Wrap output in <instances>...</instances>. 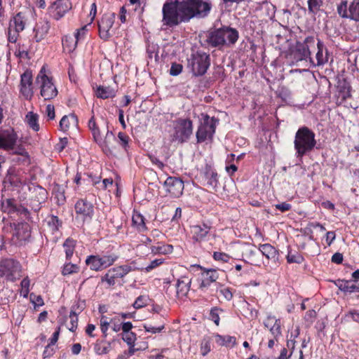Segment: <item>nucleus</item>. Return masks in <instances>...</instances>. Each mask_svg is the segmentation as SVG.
I'll return each mask as SVG.
<instances>
[{
    "label": "nucleus",
    "mask_w": 359,
    "mask_h": 359,
    "mask_svg": "<svg viewBox=\"0 0 359 359\" xmlns=\"http://www.w3.org/2000/svg\"><path fill=\"white\" fill-rule=\"evenodd\" d=\"M149 297L147 295H140L135 301L133 306L135 309H140L146 306L148 304Z\"/></svg>",
    "instance_id": "obj_42"
},
{
    "label": "nucleus",
    "mask_w": 359,
    "mask_h": 359,
    "mask_svg": "<svg viewBox=\"0 0 359 359\" xmlns=\"http://www.w3.org/2000/svg\"><path fill=\"white\" fill-rule=\"evenodd\" d=\"M31 298L32 300V302L36 306H40L43 305V300L41 296H36L31 294Z\"/></svg>",
    "instance_id": "obj_62"
},
{
    "label": "nucleus",
    "mask_w": 359,
    "mask_h": 359,
    "mask_svg": "<svg viewBox=\"0 0 359 359\" xmlns=\"http://www.w3.org/2000/svg\"><path fill=\"white\" fill-rule=\"evenodd\" d=\"M0 277L10 282L19 279L21 277V266L19 262L12 259L1 261Z\"/></svg>",
    "instance_id": "obj_6"
},
{
    "label": "nucleus",
    "mask_w": 359,
    "mask_h": 359,
    "mask_svg": "<svg viewBox=\"0 0 359 359\" xmlns=\"http://www.w3.org/2000/svg\"><path fill=\"white\" fill-rule=\"evenodd\" d=\"M25 119L32 129L34 131L39 130V125L38 123L39 116L36 114L29 111L27 114Z\"/></svg>",
    "instance_id": "obj_36"
},
{
    "label": "nucleus",
    "mask_w": 359,
    "mask_h": 359,
    "mask_svg": "<svg viewBox=\"0 0 359 359\" xmlns=\"http://www.w3.org/2000/svg\"><path fill=\"white\" fill-rule=\"evenodd\" d=\"M36 83L39 86L40 94L45 100H50L57 95V90L52 79L46 74L45 67H43L36 76Z\"/></svg>",
    "instance_id": "obj_4"
},
{
    "label": "nucleus",
    "mask_w": 359,
    "mask_h": 359,
    "mask_svg": "<svg viewBox=\"0 0 359 359\" xmlns=\"http://www.w3.org/2000/svg\"><path fill=\"white\" fill-rule=\"evenodd\" d=\"M218 278V273L216 270L209 269L201 273L198 288L205 291L211 283L215 282Z\"/></svg>",
    "instance_id": "obj_17"
},
{
    "label": "nucleus",
    "mask_w": 359,
    "mask_h": 359,
    "mask_svg": "<svg viewBox=\"0 0 359 359\" xmlns=\"http://www.w3.org/2000/svg\"><path fill=\"white\" fill-rule=\"evenodd\" d=\"M215 341L219 346H224L226 347H233L236 345V339L234 337L229 335H214Z\"/></svg>",
    "instance_id": "obj_30"
},
{
    "label": "nucleus",
    "mask_w": 359,
    "mask_h": 359,
    "mask_svg": "<svg viewBox=\"0 0 359 359\" xmlns=\"http://www.w3.org/2000/svg\"><path fill=\"white\" fill-rule=\"evenodd\" d=\"M210 230V226L203 224L191 226V233L195 241H201L205 239Z\"/></svg>",
    "instance_id": "obj_23"
},
{
    "label": "nucleus",
    "mask_w": 359,
    "mask_h": 359,
    "mask_svg": "<svg viewBox=\"0 0 359 359\" xmlns=\"http://www.w3.org/2000/svg\"><path fill=\"white\" fill-rule=\"evenodd\" d=\"M287 262L290 264L292 263H297V264H301L304 261L303 256L297 251H292L290 250L288 252V254L286 257Z\"/></svg>",
    "instance_id": "obj_38"
},
{
    "label": "nucleus",
    "mask_w": 359,
    "mask_h": 359,
    "mask_svg": "<svg viewBox=\"0 0 359 359\" xmlns=\"http://www.w3.org/2000/svg\"><path fill=\"white\" fill-rule=\"evenodd\" d=\"M78 270V266L75 264H67L66 265H65L63 269H62V274L66 276V275H69V274H72L73 273H76Z\"/></svg>",
    "instance_id": "obj_51"
},
{
    "label": "nucleus",
    "mask_w": 359,
    "mask_h": 359,
    "mask_svg": "<svg viewBox=\"0 0 359 359\" xmlns=\"http://www.w3.org/2000/svg\"><path fill=\"white\" fill-rule=\"evenodd\" d=\"M0 149L12 154L25 156L27 151L18 144V136L13 129L6 130L0 134Z\"/></svg>",
    "instance_id": "obj_3"
},
{
    "label": "nucleus",
    "mask_w": 359,
    "mask_h": 359,
    "mask_svg": "<svg viewBox=\"0 0 359 359\" xmlns=\"http://www.w3.org/2000/svg\"><path fill=\"white\" fill-rule=\"evenodd\" d=\"M339 288L348 292H353L355 291H359V286L352 283L351 281H342L339 285Z\"/></svg>",
    "instance_id": "obj_41"
},
{
    "label": "nucleus",
    "mask_w": 359,
    "mask_h": 359,
    "mask_svg": "<svg viewBox=\"0 0 359 359\" xmlns=\"http://www.w3.org/2000/svg\"><path fill=\"white\" fill-rule=\"evenodd\" d=\"M78 41L73 36H65L62 39V45L68 51H72L76 47Z\"/></svg>",
    "instance_id": "obj_37"
},
{
    "label": "nucleus",
    "mask_w": 359,
    "mask_h": 359,
    "mask_svg": "<svg viewBox=\"0 0 359 359\" xmlns=\"http://www.w3.org/2000/svg\"><path fill=\"white\" fill-rule=\"evenodd\" d=\"M201 353L203 355H207L210 351V346L208 341H203L201 344Z\"/></svg>",
    "instance_id": "obj_60"
},
{
    "label": "nucleus",
    "mask_w": 359,
    "mask_h": 359,
    "mask_svg": "<svg viewBox=\"0 0 359 359\" xmlns=\"http://www.w3.org/2000/svg\"><path fill=\"white\" fill-rule=\"evenodd\" d=\"M110 345L105 346L101 343H96L94 347L95 352L98 355L106 354L109 351Z\"/></svg>",
    "instance_id": "obj_49"
},
{
    "label": "nucleus",
    "mask_w": 359,
    "mask_h": 359,
    "mask_svg": "<svg viewBox=\"0 0 359 359\" xmlns=\"http://www.w3.org/2000/svg\"><path fill=\"white\" fill-rule=\"evenodd\" d=\"M116 318H112L110 320H108V318L105 316H102L100 318V328L102 332L106 336L107 331L109 328V326L111 323H112Z\"/></svg>",
    "instance_id": "obj_43"
},
{
    "label": "nucleus",
    "mask_w": 359,
    "mask_h": 359,
    "mask_svg": "<svg viewBox=\"0 0 359 359\" xmlns=\"http://www.w3.org/2000/svg\"><path fill=\"white\" fill-rule=\"evenodd\" d=\"M317 48H318V52L316 55V65H322L327 62L328 57H327V52L324 54V45L323 43L318 40L317 43Z\"/></svg>",
    "instance_id": "obj_32"
},
{
    "label": "nucleus",
    "mask_w": 359,
    "mask_h": 359,
    "mask_svg": "<svg viewBox=\"0 0 359 359\" xmlns=\"http://www.w3.org/2000/svg\"><path fill=\"white\" fill-rule=\"evenodd\" d=\"M118 137L121 142V144L123 147H126L128 144L129 137L124 134L123 133H118Z\"/></svg>",
    "instance_id": "obj_59"
},
{
    "label": "nucleus",
    "mask_w": 359,
    "mask_h": 359,
    "mask_svg": "<svg viewBox=\"0 0 359 359\" xmlns=\"http://www.w3.org/2000/svg\"><path fill=\"white\" fill-rule=\"evenodd\" d=\"M275 207L276 209L280 210L281 212H285L291 208V205L285 202H283L281 203L276 204Z\"/></svg>",
    "instance_id": "obj_61"
},
{
    "label": "nucleus",
    "mask_w": 359,
    "mask_h": 359,
    "mask_svg": "<svg viewBox=\"0 0 359 359\" xmlns=\"http://www.w3.org/2000/svg\"><path fill=\"white\" fill-rule=\"evenodd\" d=\"M323 5V0H308L309 12L312 14H316Z\"/></svg>",
    "instance_id": "obj_40"
},
{
    "label": "nucleus",
    "mask_w": 359,
    "mask_h": 359,
    "mask_svg": "<svg viewBox=\"0 0 359 359\" xmlns=\"http://www.w3.org/2000/svg\"><path fill=\"white\" fill-rule=\"evenodd\" d=\"M213 258L217 261H222L224 262H227L230 257L226 253L215 252L213 254Z\"/></svg>",
    "instance_id": "obj_55"
},
{
    "label": "nucleus",
    "mask_w": 359,
    "mask_h": 359,
    "mask_svg": "<svg viewBox=\"0 0 359 359\" xmlns=\"http://www.w3.org/2000/svg\"><path fill=\"white\" fill-rule=\"evenodd\" d=\"M205 185L212 189H216L218 187V175L210 165H206L201 173Z\"/></svg>",
    "instance_id": "obj_16"
},
{
    "label": "nucleus",
    "mask_w": 359,
    "mask_h": 359,
    "mask_svg": "<svg viewBox=\"0 0 359 359\" xmlns=\"http://www.w3.org/2000/svg\"><path fill=\"white\" fill-rule=\"evenodd\" d=\"M309 43L314 45V39L313 37H307L304 43H299L297 46L296 56L299 60H306L308 58L311 60V51L309 50Z\"/></svg>",
    "instance_id": "obj_19"
},
{
    "label": "nucleus",
    "mask_w": 359,
    "mask_h": 359,
    "mask_svg": "<svg viewBox=\"0 0 359 359\" xmlns=\"http://www.w3.org/2000/svg\"><path fill=\"white\" fill-rule=\"evenodd\" d=\"M32 74L30 72L26 71L21 75L20 92L23 96L29 100L33 95L32 90Z\"/></svg>",
    "instance_id": "obj_15"
},
{
    "label": "nucleus",
    "mask_w": 359,
    "mask_h": 359,
    "mask_svg": "<svg viewBox=\"0 0 359 359\" xmlns=\"http://www.w3.org/2000/svg\"><path fill=\"white\" fill-rule=\"evenodd\" d=\"M132 222L138 231H143L146 229L144 218L140 213L134 212L132 217Z\"/></svg>",
    "instance_id": "obj_34"
},
{
    "label": "nucleus",
    "mask_w": 359,
    "mask_h": 359,
    "mask_svg": "<svg viewBox=\"0 0 359 359\" xmlns=\"http://www.w3.org/2000/svg\"><path fill=\"white\" fill-rule=\"evenodd\" d=\"M182 71V65L177 63H172L170 69V74L172 76H177Z\"/></svg>",
    "instance_id": "obj_54"
},
{
    "label": "nucleus",
    "mask_w": 359,
    "mask_h": 359,
    "mask_svg": "<svg viewBox=\"0 0 359 359\" xmlns=\"http://www.w3.org/2000/svg\"><path fill=\"white\" fill-rule=\"evenodd\" d=\"M259 250L268 259H273L276 261L278 259V250L269 243L260 245Z\"/></svg>",
    "instance_id": "obj_28"
},
{
    "label": "nucleus",
    "mask_w": 359,
    "mask_h": 359,
    "mask_svg": "<svg viewBox=\"0 0 359 359\" xmlns=\"http://www.w3.org/2000/svg\"><path fill=\"white\" fill-rule=\"evenodd\" d=\"M193 133V123L189 118H179L175 126L174 138L179 142L187 141Z\"/></svg>",
    "instance_id": "obj_8"
},
{
    "label": "nucleus",
    "mask_w": 359,
    "mask_h": 359,
    "mask_svg": "<svg viewBox=\"0 0 359 359\" xmlns=\"http://www.w3.org/2000/svg\"><path fill=\"white\" fill-rule=\"evenodd\" d=\"M20 295L27 297L29 292L30 280L28 277L25 278L20 283Z\"/></svg>",
    "instance_id": "obj_44"
},
{
    "label": "nucleus",
    "mask_w": 359,
    "mask_h": 359,
    "mask_svg": "<svg viewBox=\"0 0 359 359\" xmlns=\"http://www.w3.org/2000/svg\"><path fill=\"white\" fill-rule=\"evenodd\" d=\"M191 280L186 277L182 276L178 279L177 282V296L180 299H183L187 296L190 289Z\"/></svg>",
    "instance_id": "obj_24"
},
{
    "label": "nucleus",
    "mask_w": 359,
    "mask_h": 359,
    "mask_svg": "<svg viewBox=\"0 0 359 359\" xmlns=\"http://www.w3.org/2000/svg\"><path fill=\"white\" fill-rule=\"evenodd\" d=\"M332 261L336 264H341L343 261V255L339 252L334 253L332 257Z\"/></svg>",
    "instance_id": "obj_63"
},
{
    "label": "nucleus",
    "mask_w": 359,
    "mask_h": 359,
    "mask_svg": "<svg viewBox=\"0 0 359 359\" xmlns=\"http://www.w3.org/2000/svg\"><path fill=\"white\" fill-rule=\"evenodd\" d=\"M222 32V38L226 41L225 46L234 44L238 39V32L236 29L224 27L221 28Z\"/></svg>",
    "instance_id": "obj_27"
},
{
    "label": "nucleus",
    "mask_w": 359,
    "mask_h": 359,
    "mask_svg": "<svg viewBox=\"0 0 359 359\" xmlns=\"http://www.w3.org/2000/svg\"><path fill=\"white\" fill-rule=\"evenodd\" d=\"M53 193L58 204H63L65 201V189L62 186L56 184L53 188Z\"/></svg>",
    "instance_id": "obj_39"
},
{
    "label": "nucleus",
    "mask_w": 359,
    "mask_h": 359,
    "mask_svg": "<svg viewBox=\"0 0 359 359\" xmlns=\"http://www.w3.org/2000/svg\"><path fill=\"white\" fill-rule=\"evenodd\" d=\"M223 312L220 309L215 307L211 309L210 313V319L212 320L216 325H219V313Z\"/></svg>",
    "instance_id": "obj_48"
},
{
    "label": "nucleus",
    "mask_w": 359,
    "mask_h": 359,
    "mask_svg": "<svg viewBox=\"0 0 359 359\" xmlns=\"http://www.w3.org/2000/svg\"><path fill=\"white\" fill-rule=\"evenodd\" d=\"M45 113L50 120H53L55 117L54 106L53 104H48L46 107Z\"/></svg>",
    "instance_id": "obj_57"
},
{
    "label": "nucleus",
    "mask_w": 359,
    "mask_h": 359,
    "mask_svg": "<svg viewBox=\"0 0 359 359\" xmlns=\"http://www.w3.org/2000/svg\"><path fill=\"white\" fill-rule=\"evenodd\" d=\"M75 211L78 216H80L83 219H85L86 218L91 217L93 212V208L90 203L83 200H80L77 201L75 205Z\"/></svg>",
    "instance_id": "obj_20"
},
{
    "label": "nucleus",
    "mask_w": 359,
    "mask_h": 359,
    "mask_svg": "<svg viewBox=\"0 0 359 359\" xmlns=\"http://www.w3.org/2000/svg\"><path fill=\"white\" fill-rule=\"evenodd\" d=\"M72 8V4L69 0H57L52 6L54 18L56 20L60 19Z\"/></svg>",
    "instance_id": "obj_18"
},
{
    "label": "nucleus",
    "mask_w": 359,
    "mask_h": 359,
    "mask_svg": "<svg viewBox=\"0 0 359 359\" xmlns=\"http://www.w3.org/2000/svg\"><path fill=\"white\" fill-rule=\"evenodd\" d=\"M144 328L148 332L156 333V332H161L163 330V329L164 328V326L161 325L160 327H153L151 325H144Z\"/></svg>",
    "instance_id": "obj_58"
},
{
    "label": "nucleus",
    "mask_w": 359,
    "mask_h": 359,
    "mask_svg": "<svg viewBox=\"0 0 359 359\" xmlns=\"http://www.w3.org/2000/svg\"><path fill=\"white\" fill-rule=\"evenodd\" d=\"M14 225L15 231V234L18 238V239L25 240L29 236V229L27 223L21 222L14 224Z\"/></svg>",
    "instance_id": "obj_31"
},
{
    "label": "nucleus",
    "mask_w": 359,
    "mask_h": 359,
    "mask_svg": "<svg viewBox=\"0 0 359 359\" xmlns=\"http://www.w3.org/2000/svg\"><path fill=\"white\" fill-rule=\"evenodd\" d=\"M210 0H170L162 8V24L165 27H174L187 22L194 18H203L210 13Z\"/></svg>",
    "instance_id": "obj_1"
},
{
    "label": "nucleus",
    "mask_w": 359,
    "mask_h": 359,
    "mask_svg": "<svg viewBox=\"0 0 359 359\" xmlns=\"http://www.w3.org/2000/svg\"><path fill=\"white\" fill-rule=\"evenodd\" d=\"M163 185L166 191L174 197H180L183 193L184 182L179 178L169 177Z\"/></svg>",
    "instance_id": "obj_14"
},
{
    "label": "nucleus",
    "mask_w": 359,
    "mask_h": 359,
    "mask_svg": "<svg viewBox=\"0 0 359 359\" xmlns=\"http://www.w3.org/2000/svg\"><path fill=\"white\" fill-rule=\"evenodd\" d=\"M316 144L315 133L306 126L299 128L294 137V146L297 157L312 151Z\"/></svg>",
    "instance_id": "obj_2"
},
{
    "label": "nucleus",
    "mask_w": 359,
    "mask_h": 359,
    "mask_svg": "<svg viewBox=\"0 0 359 359\" xmlns=\"http://www.w3.org/2000/svg\"><path fill=\"white\" fill-rule=\"evenodd\" d=\"M67 257H71L74 252L75 241L74 240L67 239L64 243Z\"/></svg>",
    "instance_id": "obj_45"
},
{
    "label": "nucleus",
    "mask_w": 359,
    "mask_h": 359,
    "mask_svg": "<svg viewBox=\"0 0 359 359\" xmlns=\"http://www.w3.org/2000/svg\"><path fill=\"white\" fill-rule=\"evenodd\" d=\"M71 326L69 330L72 332L75 331L78 325V317L75 312H71L69 315Z\"/></svg>",
    "instance_id": "obj_52"
},
{
    "label": "nucleus",
    "mask_w": 359,
    "mask_h": 359,
    "mask_svg": "<svg viewBox=\"0 0 359 359\" xmlns=\"http://www.w3.org/2000/svg\"><path fill=\"white\" fill-rule=\"evenodd\" d=\"M115 20V14L113 13H105L102 15L98 23L99 34L101 39L107 40L110 36L109 32Z\"/></svg>",
    "instance_id": "obj_13"
},
{
    "label": "nucleus",
    "mask_w": 359,
    "mask_h": 359,
    "mask_svg": "<svg viewBox=\"0 0 359 359\" xmlns=\"http://www.w3.org/2000/svg\"><path fill=\"white\" fill-rule=\"evenodd\" d=\"M219 293L227 301H230L233 298V293L229 287H222L219 290Z\"/></svg>",
    "instance_id": "obj_56"
},
{
    "label": "nucleus",
    "mask_w": 359,
    "mask_h": 359,
    "mask_svg": "<svg viewBox=\"0 0 359 359\" xmlns=\"http://www.w3.org/2000/svg\"><path fill=\"white\" fill-rule=\"evenodd\" d=\"M264 325L269 329V331L276 340H278L281 335L280 323L275 317L269 316L264 321Z\"/></svg>",
    "instance_id": "obj_21"
},
{
    "label": "nucleus",
    "mask_w": 359,
    "mask_h": 359,
    "mask_svg": "<svg viewBox=\"0 0 359 359\" xmlns=\"http://www.w3.org/2000/svg\"><path fill=\"white\" fill-rule=\"evenodd\" d=\"M164 262L163 259H156L153 261H151L149 264H148L145 268L144 270L147 272H149L154 269L156 268L157 266H160L161 264H163Z\"/></svg>",
    "instance_id": "obj_53"
},
{
    "label": "nucleus",
    "mask_w": 359,
    "mask_h": 359,
    "mask_svg": "<svg viewBox=\"0 0 359 359\" xmlns=\"http://www.w3.org/2000/svg\"><path fill=\"white\" fill-rule=\"evenodd\" d=\"M334 239H335V233L334 231L327 232L326 242L328 245H330Z\"/></svg>",
    "instance_id": "obj_64"
},
{
    "label": "nucleus",
    "mask_w": 359,
    "mask_h": 359,
    "mask_svg": "<svg viewBox=\"0 0 359 359\" xmlns=\"http://www.w3.org/2000/svg\"><path fill=\"white\" fill-rule=\"evenodd\" d=\"M97 97L107 99L115 96L114 90L109 87L99 86L96 90Z\"/></svg>",
    "instance_id": "obj_35"
},
{
    "label": "nucleus",
    "mask_w": 359,
    "mask_h": 359,
    "mask_svg": "<svg viewBox=\"0 0 359 359\" xmlns=\"http://www.w3.org/2000/svg\"><path fill=\"white\" fill-rule=\"evenodd\" d=\"M78 125V120L75 115L69 114L64 116L60 121V128L63 132L70 129L76 128Z\"/></svg>",
    "instance_id": "obj_26"
},
{
    "label": "nucleus",
    "mask_w": 359,
    "mask_h": 359,
    "mask_svg": "<svg viewBox=\"0 0 359 359\" xmlns=\"http://www.w3.org/2000/svg\"><path fill=\"white\" fill-rule=\"evenodd\" d=\"M20 31H17L12 26H8V40L11 43H15L18 39Z\"/></svg>",
    "instance_id": "obj_46"
},
{
    "label": "nucleus",
    "mask_w": 359,
    "mask_h": 359,
    "mask_svg": "<svg viewBox=\"0 0 359 359\" xmlns=\"http://www.w3.org/2000/svg\"><path fill=\"white\" fill-rule=\"evenodd\" d=\"M116 259L114 255H90L86 259V263L90 269L97 271L111 266Z\"/></svg>",
    "instance_id": "obj_10"
},
{
    "label": "nucleus",
    "mask_w": 359,
    "mask_h": 359,
    "mask_svg": "<svg viewBox=\"0 0 359 359\" xmlns=\"http://www.w3.org/2000/svg\"><path fill=\"white\" fill-rule=\"evenodd\" d=\"M50 29V25L48 22L46 21H40L39 22L34 29V39L36 42H39L43 40L47 35Z\"/></svg>",
    "instance_id": "obj_25"
},
{
    "label": "nucleus",
    "mask_w": 359,
    "mask_h": 359,
    "mask_svg": "<svg viewBox=\"0 0 359 359\" xmlns=\"http://www.w3.org/2000/svg\"><path fill=\"white\" fill-rule=\"evenodd\" d=\"M88 128L92 133L94 141L103 149L109 148L110 140L114 139L112 132L107 130L105 136L101 135L99 128L97 127L94 116L88 121Z\"/></svg>",
    "instance_id": "obj_9"
},
{
    "label": "nucleus",
    "mask_w": 359,
    "mask_h": 359,
    "mask_svg": "<svg viewBox=\"0 0 359 359\" xmlns=\"http://www.w3.org/2000/svg\"><path fill=\"white\" fill-rule=\"evenodd\" d=\"M151 250L154 255H166L172 252L173 247L171 245L158 244L151 246Z\"/></svg>",
    "instance_id": "obj_33"
},
{
    "label": "nucleus",
    "mask_w": 359,
    "mask_h": 359,
    "mask_svg": "<svg viewBox=\"0 0 359 359\" xmlns=\"http://www.w3.org/2000/svg\"><path fill=\"white\" fill-rule=\"evenodd\" d=\"M132 267L128 265H123L109 269L104 276L102 278V281H105L108 285L113 286L115 285L118 278L124 277L130 271Z\"/></svg>",
    "instance_id": "obj_12"
},
{
    "label": "nucleus",
    "mask_w": 359,
    "mask_h": 359,
    "mask_svg": "<svg viewBox=\"0 0 359 359\" xmlns=\"http://www.w3.org/2000/svg\"><path fill=\"white\" fill-rule=\"evenodd\" d=\"M26 21L27 19L25 15L23 13L20 12L10 20L9 25L12 26L15 29H17V31L22 32L25 27Z\"/></svg>",
    "instance_id": "obj_29"
},
{
    "label": "nucleus",
    "mask_w": 359,
    "mask_h": 359,
    "mask_svg": "<svg viewBox=\"0 0 359 359\" xmlns=\"http://www.w3.org/2000/svg\"><path fill=\"white\" fill-rule=\"evenodd\" d=\"M207 41L212 47L221 48L226 44V41L222 38V29H217L209 33Z\"/></svg>",
    "instance_id": "obj_22"
},
{
    "label": "nucleus",
    "mask_w": 359,
    "mask_h": 359,
    "mask_svg": "<svg viewBox=\"0 0 359 359\" xmlns=\"http://www.w3.org/2000/svg\"><path fill=\"white\" fill-rule=\"evenodd\" d=\"M122 339L126 343H127L128 346L133 347L135 346L136 334L133 332L128 333H123Z\"/></svg>",
    "instance_id": "obj_47"
},
{
    "label": "nucleus",
    "mask_w": 359,
    "mask_h": 359,
    "mask_svg": "<svg viewBox=\"0 0 359 359\" xmlns=\"http://www.w3.org/2000/svg\"><path fill=\"white\" fill-rule=\"evenodd\" d=\"M210 62V56L205 53L197 51L191 55L189 60V65L191 68L194 76H202L208 70Z\"/></svg>",
    "instance_id": "obj_7"
},
{
    "label": "nucleus",
    "mask_w": 359,
    "mask_h": 359,
    "mask_svg": "<svg viewBox=\"0 0 359 359\" xmlns=\"http://www.w3.org/2000/svg\"><path fill=\"white\" fill-rule=\"evenodd\" d=\"M337 13L341 18L359 21V0H353L348 6L347 1H343L337 6Z\"/></svg>",
    "instance_id": "obj_11"
},
{
    "label": "nucleus",
    "mask_w": 359,
    "mask_h": 359,
    "mask_svg": "<svg viewBox=\"0 0 359 359\" xmlns=\"http://www.w3.org/2000/svg\"><path fill=\"white\" fill-rule=\"evenodd\" d=\"M3 208L4 211H7L8 213L14 212L16 210V207L13 203L12 199H7L3 203Z\"/></svg>",
    "instance_id": "obj_50"
},
{
    "label": "nucleus",
    "mask_w": 359,
    "mask_h": 359,
    "mask_svg": "<svg viewBox=\"0 0 359 359\" xmlns=\"http://www.w3.org/2000/svg\"><path fill=\"white\" fill-rule=\"evenodd\" d=\"M218 120L208 115L201 114V123L196 132V138L198 142L211 139L215 133Z\"/></svg>",
    "instance_id": "obj_5"
}]
</instances>
